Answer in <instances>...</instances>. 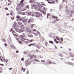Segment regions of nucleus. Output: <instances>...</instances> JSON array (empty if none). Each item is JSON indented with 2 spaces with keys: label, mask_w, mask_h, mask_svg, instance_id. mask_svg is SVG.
<instances>
[{
  "label": "nucleus",
  "mask_w": 74,
  "mask_h": 74,
  "mask_svg": "<svg viewBox=\"0 0 74 74\" xmlns=\"http://www.w3.org/2000/svg\"><path fill=\"white\" fill-rule=\"evenodd\" d=\"M56 42L57 43V44H58V42H59L58 41H56Z\"/></svg>",
  "instance_id": "obj_59"
},
{
  "label": "nucleus",
  "mask_w": 74,
  "mask_h": 74,
  "mask_svg": "<svg viewBox=\"0 0 74 74\" xmlns=\"http://www.w3.org/2000/svg\"><path fill=\"white\" fill-rule=\"evenodd\" d=\"M16 26V23H14L13 24V27H15Z\"/></svg>",
  "instance_id": "obj_15"
},
{
  "label": "nucleus",
  "mask_w": 74,
  "mask_h": 74,
  "mask_svg": "<svg viewBox=\"0 0 74 74\" xmlns=\"http://www.w3.org/2000/svg\"><path fill=\"white\" fill-rule=\"evenodd\" d=\"M25 65V66H26V67H27L28 65L26 63Z\"/></svg>",
  "instance_id": "obj_55"
},
{
  "label": "nucleus",
  "mask_w": 74,
  "mask_h": 74,
  "mask_svg": "<svg viewBox=\"0 0 74 74\" xmlns=\"http://www.w3.org/2000/svg\"><path fill=\"white\" fill-rule=\"evenodd\" d=\"M30 21L32 22V21H33V18H31L30 19Z\"/></svg>",
  "instance_id": "obj_31"
},
{
  "label": "nucleus",
  "mask_w": 74,
  "mask_h": 74,
  "mask_svg": "<svg viewBox=\"0 0 74 74\" xmlns=\"http://www.w3.org/2000/svg\"><path fill=\"white\" fill-rule=\"evenodd\" d=\"M12 68H9V70H12Z\"/></svg>",
  "instance_id": "obj_56"
},
{
  "label": "nucleus",
  "mask_w": 74,
  "mask_h": 74,
  "mask_svg": "<svg viewBox=\"0 0 74 74\" xmlns=\"http://www.w3.org/2000/svg\"><path fill=\"white\" fill-rule=\"evenodd\" d=\"M70 55L71 57V58H74V54H73L72 53H71Z\"/></svg>",
  "instance_id": "obj_13"
},
{
  "label": "nucleus",
  "mask_w": 74,
  "mask_h": 74,
  "mask_svg": "<svg viewBox=\"0 0 74 74\" xmlns=\"http://www.w3.org/2000/svg\"><path fill=\"white\" fill-rule=\"evenodd\" d=\"M23 70V72H24V71H25V70H26V69H25V68H23V67H22L21 68V71H22Z\"/></svg>",
  "instance_id": "obj_14"
},
{
  "label": "nucleus",
  "mask_w": 74,
  "mask_h": 74,
  "mask_svg": "<svg viewBox=\"0 0 74 74\" xmlns=\"http://www.w3.org/2000/svg\"><path fill=\"white\" fill-rule=\"evenodd\" d=\"M21 4H20V3H18V6L17 7V9H18V10H20V9L21 8Z\"/></svg>",
  "instance_id": "obj_6"
},
{
  "label": "nucleus",
  "mask_w": 74,
  "mask_h": 74,
  "mask_svg": "<svg viewBox=\"0 0 74 74\" xmlns=\"http://www.w3.org/2000/svg\"><path fill=\"white\" fill-rule=\"evenodd\" d=\"M21 6L22 7H23L24 6V5L23 3H21Z\"/></svg>",
  "instance_id": "obj_45"
},
{
  "label": "nucleus",
  "mask_w": 74,
  "mask_h": 74,
  "mask_svg": "<svg viewBox=\"0 0 74 74\" xmlns=\"http://www.w3.org/2000/svg\"><path fill=\"white\" fill-rule=\"evenodd\" d=\"M24 59H25V58H22L21 59V60L22 61H23V60H24Z\"/></svg>",
  "instance_id": "obj_41"
},
{
  "label": "nucleus",
  "mask_w": 74,
  "mask_h": 74,
  "mask_svg": "<svg viewBox=\"0 0 74 74\" xmlns=\"http://www.w3.org/2000/svg\"><path fill=\"white\" fill-rule=\"evenodd\" d=\"M24 1H25V0H22L20 2V4H22V3H23L24 2Z\"/></svg>",
  "instance_id": "obj_17"
},
{
  "label": "nucleus",
  "mask_w": 74,
  "mask_h": 74,
  "mask_svg": "<svg viewBox=\"0 0 74 74\" xmlns=\"http://www.w3.org/2000/svg\"><path fill=\"white\" fill-rule=\"evenodd\" d=\"M13 29L12 28H11L10 30V32H12V30Z\"/></svg>",
  "instance_id": "obj_35"
},
{
  "label": "nucleus",
  "mask_w": 74,
  "mask_h": 74,
  "mask_svg": "<svg viewBox=\"0 0 74 74\" xmlns=\"http://www.w3.org/2000/svg\"><path fill=\"white\" fill-rule=\"evenodd\" d=\"M16 18H17V19H18V18H20V16L17 15L16 16Z\"/></svg>",
  "instance_id": "obj_30"
},
{
  "label": "nucleus",
  "mask_w": 74,
  "mask_h": 74,
  "mask_svg": "<svg viewBox=\"0 0 74 74\" xmlns=\"http://www.w3.org/2000/svg\"><path fill=\"white\" fill-rule=\"evenodd\" d=\"M54 47H55V48L56 49H58V48L57 47H56V45L54 46Z\"/></svg>",
  "instance_id": "obj_48"
},
{
  "label": "nucleus",
  "mask_w": 74,
  "mask_h": 74,
  "mask_svg": "<svg viewBox=\"0 0 74 74\" xmlns=\"http://www.w3.org/2000/svg\"><path fill=\"white\" fill-rule=\"evenodd\" d=\"M35 61L36 62H40V61L38 60H37V59H35Z\"/></svg>",
  "instance_id": "obj_27"
},
{
  "label": "nucleus",
  "mask_w": 74,
  "mask_h": 74,
  "mask_svg": "<svg viewBox=\"0 0 74 74\" xmlns=\"http://www.w3.org/2000/svg\"><path fill=\"white\" fill-rule=\"evenodd\" d=\"M28 14L29 15H30L32 14V13H31V12H29L28 13Z\"/></svg>",
  "instance_id": "obj_34"
},
{
  "label": "nucleus",
  "mask_w": 74,
  "mask_h": 74,
  "mask_svg": "<svg viewBox=\"0 0 74 74\" xmlns=\"http://www.w3.org/2000/svg\"><path fill=\"white\" fill-rule=\"evenodd\" d=\"M8 2H9V3H12V2L11 1H10V0H8Z\"/></svg>",
  "instance_id": "obj_43"
},
{
  "label": "nucleus",
  "mask_w": 74,
  "mask_h": 74,
  "mask_svg": "<svg viewBox=\"0 0 74 74\" xmlns=\"http://www.w3.org/2000/svg\"><path fill=\"white\" fill-rule=\"evenodd\" d=\"M21 21L23 22H27V20L26 18H21Z\"/></svg>",
  "instance_id": "obj_4"
},
{
  "label": "nucleus",
  "mask_w": 74,
  "mask_h": 74,
  "mask_svg": "<svg viewBox=\"0 0 74 74\" xmlns=\"http://www.w3.org/2000/svg\"><path fill=\"white\" fill-rule=\"evenodd\" d=\"M26 39H25L24 38H21V41H27L26 40Z\"/></svg>",
  "instance_id": "obj_12"
},
{
  "label": "nucleus",
  "mask_w": 74,
  "mask_h": 74,
  "mask_svg": "<svg viewBox=\"0 0 74 74\" xmlns=\"http://www.w3.org/2000/svg\"><path fill=\"white\" fill-rule=\"evenodd\" d=\"M29 58L30 59H33V58L34 59H35L36 58V55H32Z\"/></svg>",
  "instance_id": "obj_3"
},
{
  "label": "nucleus",
  "mask_w": 74,
  "mask_h": 74,
  "mask_svg": "<svg viewBox=\"0 0 74 74\" xmlns=\"http://www.w3.org/2000/svg\"><path fill=\"white\" fill-rule=\"evenodd\" d=\"M10 47L11 48H12V47H14V49H15V47L13 45H11Z\"/></svg>",
  "instance_id": "obj_32"
},
{
  "label": "nucleus",
  "mask_w": 74,
  "mask_h": 74,
  "mask_svg": "<svg viewBox=\"0 0 74 74\" xmlns=\"http://www.w3.org/2000/svg\"><path fill=\"white\" fill-rule=\"evenodd\" d=\"M22 15H25V12H23L22 13Z\"/></svg>",
  "instance_id": "obj_49"
},
{
  "label": "nucleus",
  "mask_w": 74,
  "mask_h": 74,
  "mask_svg": "<svg viewBox=\"0 0 74 74\" xmlns=\"http://www.w3.org/2000/svg\"><path fill=\"white\" fill-rule=\"evenodd\" d=\"M73 12H74V11H71V14H73Z\"/></svg>",
  "instance_id": "obj_60"
},
{
  "label": "nucleus",
  "mask_w": 74,
  "mask_h": 74,
  "mask_svg": "<svg viewBox=\"0 0 74 74\" xmlns=\"http://www.w3.org/2000/svg\"><path fill=\"white\" fill-rule=\"evenodd\" d=\"M8 5H11V3H8Z\"/></svg>",
  "instance_id": "obj_44"
},
{
  "label": "nucleus",
  "mask_w": 74,
  "mask_h": 74,
  "mask_svg": "<svg viewBox=\"0 0 74 74\" xmlns=\"http://www.w3.org/2000/svg\"><path fill=\"white\" fill-rule=\"evenodd\" d=\"M49 64V63L48 62V61L46 62V65H47L48 64Z\"/></svg>",
  "instance_id": "obj_51"
},
{
  "label": "nucleus",
  "mask_w": 74,
  "mask_h": 74,
  "mask_svg": "<svg viewBox=\"0 0 74 74\" xmlns=\"http://www.w3.org/2000/svg\"><path fill=\"white\" fill-rule=\"evenodd\" d=\"M26 8H28L29 9V5H27L25 7Z\"/></svg>",
  "instance_id": "obj_36"
},
{
  "label": "nucleus",
  "mask_w": 74,
  "mask_h": 74,
  "mask_svg": "<svg viewBox=\"0 0 74 74\" xmlns=\"http://www.w3.org/2000/svg\"><path fill=\"white\" fill-rule=\"evenodd\" d=\"M11 19H12V20H14V17H11Z\"/></svg>",
  "instance_id": "obj_33"
},
{
  "label": "nucleus",
  "mask_w": 74,
  "mask_h": 74,
  "mask_svg": "<svg viewBox=\"0 0 74 74\" xmlns=\"http://www.w3.org/2000/svg\"><path fill=\"white\" fill-rule=\"evenodd\" d=\"M36 43H31L29 45H28V46L29 47H30L31 46H32V45H36Z\"/></svg>",
  "instance_id": "obj_8"
},
{
  "label": "nucleus",
  "mask_w": 74,
  "mask_h": 74,
  "mask_svg": "<svg viewBox=\"0 0 74 74\" xmlns=\"http://www.w3.org/2000/svg\"><path fill=\"white\" fill-rule=\"evenodd\" d=\"M41 62H42V63H45V60H41Z\"/></svg>",
  "instance_id": "obj_25"
},
{
  "label": "nucleus",
  "mask_w": 74,
  "mask_h": 74,
  "mask_svg": "<svg viewBox=\"0 0 74 74\" xmlns=\"http://www.w3.org/2000/svg\"><path fill=\"white\" fill-rule=\"evenodd\" d=\"M60 40H61V41H60V42L63 41V38H62L61 39H60Z\"/></svg>",
  "instance_id": "obj_39"
},
{
  "label": "nucleus",
  "mask_w": 74,
  "mask_h": 74,
  "mask_svg": "<svg viewBox=\"0 0 74 74\" xmlns=\"http://www.w3.org/2000/svg\"><path fill=\"white\" fill-rule=\"evenodd\" d=\"M54 41H55V42H56V39L54 38Z\"/></svg>",
  "instance_id": "obj_53"
},
{
  "label": "nucleus",
  "mask_w": 74,
  "mask_h": 74,
  "mask_svg": "<svg viewBox=\"0 0 74 74\" xmlns=\"http://www.w3.org/2000/svg\"><path fill=\"white\" fill-rule=\"evenodd\" d=\"M21 29H24V28H25V27H24V26L23 25H21Z\"/></svg>",
  "instance_id": "obj_20"
},
{
  "label": "nucleus",
  "mask_w": 74,
  "mask_h": 74,
  "mask_svg": "<svg viewBox=\"0 0 74 74\" xmlns=\"http://www.w3.org/2000/svg\"><path fill=\"white\" fill-rule=\"evenodd\" d=\"M49 64H52V62L51 61H49Z\"/></svg>",
  "instance_id": "obj_50"
},
{
  "label": "nucleus",
  "mask_w": 74,
  "mask_h": 74,
  "mask_svg": "<svg viewBox=\"0 0 74 74\" xmlns=\"http://www.w3.org/2000/svg\"><path fill=\"white\" fill-rule=\"evenodd\" d=\"M12 33L13 34V35H14L16 34V32H15L14 31H12Z\"/></svg>",
  "instance_id": "obj_16"
},
{
  "label": "nucleus",
  "mask_w": 74,
  "mask_h": 74,
  "mask_svg": "<svg viewBox=\"0 0 74 74\" xmlns=\"http://www.w3.org/2000/svg\"><path fill=\"white\" fill-rule=\"evenodd\" d=\"M48 3H51V4H54L55 2L54 1H53L52 2H51L49 1L48 2Z\"/></svg>",
  "instance_id": "obj_19"
},
{
  "label": "nucleus",
  "mask_w": 74,
  "mask_h": 74,
  "mask_svg": "<svg viewBox=\"0 0 74 74\" xmlns=\"http://www.w3.org/2000/svg\"><path fill=\"white\" fill-rule=\"evenodd\" d=\"M51 17L52 18H54V19H58V17L55 16H54L53 15L51 16Z\"/></svg>",
  "instance_id": "obj_9"
},
{
  "label": "nucleus",
  "mask_w": 74,
  "mask_h": 74,
  "mask_svg": "<svg viewBox=\"0 0 74 74\" xmlns=\"http://www.w3.org/2000/svg\"><path fill=\"white\" fill-rule=\"evenodd\" d=\"M42 12L43 13V14H46V12H44V10H42Z\"/></svg>",
  "instance_id": "obj_22"
},
{
  "label": "nucleus",
  "mask_w": 74,
  "mask_h": 74,
  "mask_svg": "<svg viewBox=\"0 0 74 74\" xmlns=\"http://www.w3.org/2000/svg\"><path fill=\"white\" fill-rule=\"evenodd\" d=\"M56 21H59V19H56Z\"/></svg>",
  "instance_id": "obj_54"
},
{
  "label": "nucleus",
  "mask_w": 74,
  "mask_h": 74,
  "mask_svg": "<svg viewBox=\"0 0 74 74\" xmlns=\"http://www.w3.org/2000/svg\"><path fill=\"white\" fill-rule=\"evenodd\" d=\"M0 65H1V66H4V65L1 64H0Z\"/></svg>",
  "instance_id": "obj_58"
},
{
  "label": "nucleus",
  "mask_w": 74,
  "mask_h": 74,
  "mask_svg": "<svg viewBox=\"0 0 74 74\" xmlns=\"http://www.w3.org/2000/svg\"><path fill=\"white\" fill-rule=\"evenodd\" d=\"M5 62H6V63H7L8 62V60H5Z\"/></svg>",
  "instance_id": "obj_42"
},
{
  "label": "nucleus",
  "mask_w": 74,
  "mask_h": 74,
  "mask_svg": "<svg viewBox=\"0 0 74 74\" xmlns=\"http://www.w3.org/2000/svg\"><path fill=\"white\" fill-rule=\"evenodd\" d=\"M18 42L19 44H22V42L20 40H18Z\"/></svg>",
  "instance_id": "obj_29"
},
{
  "label": "nucleus",
  "mask_w": 74,
  "mask_h": 74,
  "mask_svg": "<svg viewBox=\"0 0 74 74\" xmlns=\"http://www.w3.org/2000/svg\"><path fill=\"white\" fill-rule=\"evenodd\" d=\"M22 22H18V25H21V24H22Z\"/></svg>",
  "instance_id": "obj_21"
},
{
  "label": "nucleus",
  "mask_w": 74,
  "mask_h": 74,
  "mask_svg": "<svg viewBox=\"0 0 74 74\" xmlns=\"http://www.w3.org/2000/svg\"><path fill=\"white\" fill-rule=\"evenodd\" d=\"M29 71H27V74H29Z\"/></svg>",
  "instance_id": "obj_57"
},
{
  "label": "nucleus",
  "mask_w": 74,
  "mask_h": 74,
  "mask_svg": "<svg viewBox=\"0 0 74 74\" xmlns=\"http://www.w3.org/2000/svg\"><path fill=\"white\" fill-rule=\"evenodd\" d=\"M4 45L5 47H7V44L6 43H5L4 44Z\"/></svg>",
  "instance_id": "obj_46"
},
{
  "label": "nucleus",
  "mask_w": 74,
  "mask_h": 74,
  "mask_svg": "<svg viewBox=\"0 0 74 74\" xmlns=\"http://www.w3.org/2000/svg\"><path fill=\"white\" fill-rule=\"evenodd\" d=\"M40 3H42L41 5H44L45 6H46V5H45V4L44 3V2H41Z\"/></svg>",
  "instance_id": "obj_23"
},
{
  "label": "nucleus",
  "mask_w": 74,
  "mask_h": 74,
  "mask_svg": "<svg viewBox=\"0 0 74 74\" xmlns=\"http://www.w3.org/2000/svg\"><path fill=\"white\" fill-rule=\"evenodd\" d=\"M0 60H1V62H3V60L2 59H0Z\"/></svg>",
  "instance_id": "obj_61"
},
{
  "label": "nucleus",
  "mask_w": 74,
  "mask_h": 74,
  "mask_svg": "<svg viewBox=\"0 0 74 74\" xmlns=\"http://www.w3.org/2000/svg\"><path fill=\"white\" fill-rule=\"evenodd\" d=\"M16 30H17V31H16V32H22V30L21 29H17Z\"/></svg>",
  "instance_id": "obj_10"
},
{
  "label": "nucleus",
  "mask_w": 74,
  "mask_h": 74,
  "mask_svg": "<svg viewBox=\"0 0 74 74\" xmlns=\"http://www.w3.org/2000/svg\"><path fill=\"white\" fill-rule=\"evenodd\" d=\"M45 44L46 47H47V45H48V43L47 41L45 42Z\"/></svg>",
  "instance_id": "obj_28"
},
{
  "label": "nucleus",
  "mask_w": 74,
  "mask_h": 74,
  "mask_svg": "<svg viewBox=\"0 0 74 74\" xmlns=\"http://www.w3.org/2000/svg\"><path fill=\"white\" fill-rule=\"evenodd\" d=\"M26 31L27 32H28L29 33H30L31 32V30L29 28H28V29H27Z\"/></svg>",
  "instance_id": "obj_7"
},
{
  "label": "nucleus",
  "mask_w": 74,
  "mask_h": 74,
  "mask_svg": "<svg viewBox=\"0 0 74 74\" xmlns=\"http://www.w3.org/2000/svg\"><path fill=\"white\" fill-rule=\"evenodd\" d=\"M32 16H36V15H35V13L32 14Z\"/></svg>",
  "instance_id": "obj_40"
},
{
  "label": "nucleus",
  "mask_w": 74,
  "mask_h": 74,
  "mask_svg": "<svg viewBox=\"0 0 74 74\" xmlns=\"http://www.w3.org/2000/svg\"><path fill=\"white\" fill-rule=\"evenodd\" d=\"M33 31H35V32H36V29H33Z\"/></svg>",
  "instance_id": "obj_63"
},
{
  "label": "nucleus",
  "mask_w": 74,
  "mask_h": 74,
  "mask_svg": "<svg viewBox=\"0 0 74 74\" xmlns=\"http://www.w3.org/2000/svg\"><path fill=\"white\" fill-rule=\"evenodd\" d=\"M16 53H18V52H19V51H16Z\"/></svg>",
  "instance_id": "obj_62"
},
{
  "label": "nucleus",
  "mask_w": 74,
  "mask_h": 74,
  "mask_svg": "<svg viewBox=\"0 0 74 74\" xmlns=\"http://www.w3.org/2000/svg\"><path fill=\"white\" fill-rule=\"evenodd\" d=\"M32 7L34 8V9H36L38 8V6L36 5H35L34 4L32 5Z\"/></svg>",
  "instance_id": "obj_5"
},
{
  "label": "nucleus",
  "mask_w": 74,
  "mask_h": 74,
  "mask_svg": "<svg viewBox=\"0 0 74 74\" xmlns=\"http://www.w3.org/2000/svg\"><path fill=\"white\" fill-rule=\"evenodd\" d=\"M5 10H8V9L7 8H5Z\"/></svg>",
  "instance_id": "obj_52"
},
{
  "label": "nucleus",
  "mask_w": 74,
  "mask_h": 74,
  "mask_svg": "<svg viewBox=\"0 0 74 74\" xmlns=\"http://www.w3.org/2000/svg\"><path fill=\"white\" fill-rule=\"evenodd\" d=\"M34 34L35 36H38V34H37V33H35Z\"/></svg>",
  "instance_id": "obj_37"
},
{
  "label": "nucleus",
  "mask_w": 74,
  "mask_h": 74,
  "mask_svg": "<svg viewBox=\"0 0 74 74\" xmlns=\"http://www.w3.org/2000/svg\"><path fill=\"white\" fill-rule=\"evenodd\" d=\"M35 1V0H30V3H33V2H34Z\"/></svg>",
  "instance_id": "obj_24"
},
{
  "label": "nucleus",
  "mask_w": 74,
  "mask_h": 74,
  "mask_svg": "<svg viewBox=\"0 0 74 74\" xmlns=\"http://www.w3.org/2000/svg\"><path fill=\"white\" fill-rule=\"evenodd\" d=\"M20 37L21 38H23L24 37H26V36H25V35H20Z\"/></svg>",
  "instance_id": "obj_11"
},
{
  "label": "nucleus",
  "mask_w": 74,
  "mask_h": 74,
  "mask_svg": "<svg viewBox=\"0 0 74 74\" xmlns=\"http://www.w3.org/2000/svg\"><path fill=\"white\" fill-rule=\"evenodd\" d=\"M3 41L4 42H6V40H5V39H3Z\"/></svg>",
  "instance_id": "obj_47"
},
{
  "label": "nucleus",
  "mask_w": 74,
  "mask_h": 74,
  "mask_svg": "<svg viewBox=\"0 0 74 74\" xmlns=\"http://www.w3.org/2000/svg\"><path fill=\"white\" fill-rule=\"evenodd\" d=\"M35 14L36 17H40V16H42V14L38 12H35Z\"/></svg>",
  "instance_id": "obj_1"
},
{
  "label": "nucleus",
  "mask_w": 74,
  "mask_h": 74,
  "mask_svg": "<svg viewBox=\"0 0 74 74\" xmlns=\"http://www.w3.org/2000/svg\"><path fill=\"white\" fill-rule=\"evenodd\" d=\"M56 38L58 40H59V41H60V38H58V37H56Z\"/></svg>",
  "instance_id": "obj_18"
},
{
  "label": "nucleus",
  "mask_w": 74,
  "mask_h": 74,
  "mask_svg": "<svg viewBox=\"0 0 74 74\" xmlns=\"http://www.w3.org/2000/svg\"><path fill=\"white\" fill-rule=\"evenodd\" d=\"M26 41H24L25 43L26 44H28V42H33V41H34V39H31L30 40H29L28 39H26Z\"/></svg>",
  "instance_id": "obj_2"
},
{
  "label": "nucleus",
  "mask_w": 74,
  "mask_h": 74,
  "mask_svg": "<svg viewBox=\"0 0 74 74\" xmlns=\"http://www.w3.org/2000/svg\"><path fill=\"white\" fill-rule=\"evenodd\" d=\"M37 33L39 35H41V34H40V32H39L37 31Z\"/></svg>",
  "instance_id": "obj_38"
},
{
  "label": "nucleus",
  "mask_w": 74,
  "mask_h": 74,
  "mask_svg": "<svg viewBox=\"0 0 74 74\" xmlns=\"http://www.w3.org/2000/svg\"><path fill=\"white\" fill-rule=\"evenodd\" d=\"M9 15V13L6 14V15H7V16Z\"/></svg>",
  "instance_id": "obj_64"
},
{
  "label": "nucleus",
  "mask_w": 74,
  "mask_h": 74,
  "mask_svg": "<svg viewBox=\"0 0 74 74\" xmlns=\"http://www.w3.org/2000/svg\"><path fill=\"white\" fill-rule=\"evenodd\" d=\"M49 43H51V44H53V42L51 40L49 41Z\"/></svg>",
  "instance_id": "obj_26"
}]
</instances>
